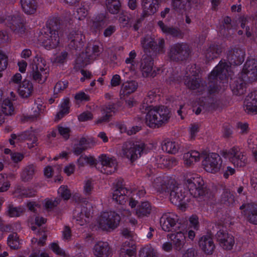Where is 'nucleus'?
<instances>
[{"mask_svg":"<svg viewBox=\"0 0 257 257\" xmlns=\"http://www.w3.org/2000/svg\"><path fill=\"white\" fill-rule=\"evenodd\" d=\"M156 96L155 91H149L143 104V108H148L145 117V122L151 128H158L161 126L166 123L171 117L170 110L164 106L149 107V104L154 100Z\"/></svg>","mask_w":257,"mask_h":257,"instance_id":"f257e3e1","label":"nucleus"},{"mask_svg":"<svg viewBox=\"0 0 257 257\" xmlns=\"http://www.w3.org/2000/svg\"><path fill=\"white\" fill-rule=\"evenodd\" d=\"M174 182V180L168 177H158L154 180L153 187L158 192H170L171 202L178 205L182 211H185L187 207L185 192H183L182 187L176 186Z\"/></svg>","mask_w":257,"mask_h":257,"instance_id":"f03ea898","label":"nucleus"},{"mask_svg":"<svg viewBox=\"0 0 257 257\" xmlns=\"http://www.w3.org/2000/svg\"><path fill=\"white\" fill-rule=\"evenodd\" d=\"M144 149V143L128 141L122 145L118 154L122 158L134 162L141 157Z\"/></svg>","mask_w":257,"mask_h":257,"instance_id":"7ed1b4c3","label":"nucleus"},{"mask_svg":"<svg viewBox=\"0 0 257 257\" xmlns=\"http://www.w3.org/2000/svg\"><path fill=\"white\" fill-rule=\"evenodd\" d=\"M48 72V66L45 60L43 58L36 56L32 64L31 76L35 81L42 83L47 79Z\"/></svg>","mask_w":257,"mask_h":257,"instance_id":"20e7f679","label":"nucleus"},{"mask_svg":"<svg viewBox=\"0 0 257 257\" xmlns=\"http://www.w3.org/2000/svg\"><path fill=\"white\" fill-rule=\"evenodd\" d=\"M42 45L48 50L56 48L59 44L58 31L54 29V25L49 23L44 29V34L39 37Z\"/></svg>","mask_w":257,"mask_h":257,"instance_id":"39448f33","label":"nucleus"},{"mask_svg":"<svg viewBox=\"0 0 257 257\" xmlns=\"http://www.w3.org/2000/svg\"><path fill=\"white\" fill-rule=\"evenodd\" d=\"M118 214L114 212H103L97 219V227L102 230H109L116 228L120 221Z\"/></svg>","mask_w":257,"mask_h":257,"instance_id":"423d86ee","label":"nucleus"},{"mask_svg":"<svg viewBox=\"0 0 257 257\" xmlns=\"http://www.w3.org/2000/svg\"><path fill=\"white\" fill-rule=\"evenodd\" d=\"M202 165L206 171L211 173H217L222 167L221 158L216 153L209 154L203 160Z\"/></svg>","mask_w":257,"mask_h":257,"instance_id":"0eeeda50","label":"nucleus"},{"mask_svg":"<svg viewBox=\"0 0 257 257\" xmlns=\"http://www.w3.org/2000/svg\"><path fill=\"white\" fill-rule=\"evenodd\" d=\"M226 158H228L230 162L237 167H242L246 165L247 162V158L239 149L236 147L231 148L225 154Z\"/></svg>","mask_w":257,"mask_h":257,"instance_id":"6e6552de","label":"nucleus"},{"mask_svg":"<svg viewBox=\"0 0 257 257\" xmlns=\"http://www.w3.org/2000/svg\"><path fill=\"white\" fill-rule=\"evenodd\" d=\"M101 48L97 45L93 47H89L86 53H82L76 59V63L81 66H85L89 64L91 60L98 56Z\"/></svg>","mask_w":257,"mask_h":257,"instance_id":"1a4fd4ad","label":"nucleus"},{"mask_svg":"<svg viewBox=\"0 0 257 257\" xmlns=\"http://www.w3.org/2000/svg\"><path fill=\"white\" fill-rule=\"evenodd\" d=\"M177 221L178 216L176 214L168 212L162 215L160 220V223L163 230L169 232L174 229Z\"/></svg>","mask_w":257,"mask_h":257,"instance_id":"9d476101","label":"nucleus"},{"mask_svg":"<svg viewBox=\"0 0 257 257\" xmlns=\"http://www.w3.org/2000/svg\"><path fill=\"white\" fill-rule=\"evenodd\" d=\"M203 180L198 175H193L192 176L186 177V185L190 193L196 196L201 190L203 185Z\"/></svg>","mask_w":257,"mask_h":257,"instance_id":"9b49d317","label":"nucleus"},{"mask_svg":"<svg viewBox=\"0 0 257 257\" xmlns=\"http://www.w3.org/2000/svg\"><path fill=\"white\" fill-rule=\"evenodd\" d=\"M99 158L102 166L101 172L110 174L116 170L117 162L115 159L108 157L105 155H101Z\"/></svg>","mask_w":257,"mask_h":257,"instance_id":"f8f14e48","label":"nucleus"},{"mask_svg":"<svg viewBox=\"0 0 257 257\" xmlns=\"http://www.w3.org/2000/svg\"><path fill=\"white\" fill-rule=\"evenodd\" d=\"M243 108L247 113H257V90H254L246 96Z\"/></svg>","mask_w":257,"mask_h":257,"instance_id":"ddd939ff","label":"nucleus"},{"mask_svg":"<svg viewBox=\"0 0 257 257\" xmlns=\"http://www.w3.org/2000/svg\"><path fill=\"white\" fill-rule=\"evenodd\" d=\"M216 236L220 245L224 249L229 250L232 248L234 240L232 235L220 230L217 232Z\"/></svg>","mask_w":257,"mask_h":257,"instance_id":"4468645a","label":"nucleus"},{"mask_svg":"<svg viewBox=\"0 0 257 257\" xmlns=\"http://www.w3.org/2000/svg\"><path fill=\"white\" fill-rule=\"evenodd\" d=\"M188 54V47L185 44H176L172 46L170 50L169 56L173 59H182Z\"/></svg>","mask_w":257,"mask_h":257,"instance_id":"2eb2a0df","label":"nucleus"},{"mask_svg":"<svg viewBox=\"0 0 257 257\" xmlns=\"http://www.w3.org/2000/svg\"><path fill=\"white\" fill-rule=\"evenodd\" d=\"M242 73L246 75L249 79L255 80L257 78V59H248L244 65Z\"/></svg>","mask_w":257,"mask_h":257,"instance_id":"dca6fc26","label":"nucleus"},{"mask_svg":"<svg viewBox=\"0 0 257 257\" xmlns=\"http://www.w3.org/2000/svg\"><path fill=\"white\" fill-rule=\"evenodd\" d=\"M93 253L95 257H108L111 251L107 242L99 241L94 246Z\"/></svg>","mask_w":257,"mask_h":257,"instance_id":"f3484780","label":"nucleus"},{"mask_svg":"<svg viewBox=\"0 0 257 257\" xmlns=\"http://www.w3.org/2000/svg\"><path fill=\"white\" fill-rule=\"evenodd\" d=\"M229 67L227 63H220L217 65L213 70L211 72V76L213 77L219 78L220 80L223 81L222 83L226 82L225 80H223L224 78H227V74H229Z\"/></svg>","mask_w":257,"mask_h":257,"instance_id":"a211bd4d","label":"nucleus"},{"mask_svg":"<svg viewBox=\"0 0 257 257\" xmlns=\"http://www.w3.org/2000/svg\"><path fill=\"white\" fill-rule=\"evenodd\" d=\"M161 0H142V7L146 15L151 16L158 11Z\"/></svg>","mask_w":257,"mask_h":257,"instance_id":"6ab92c4d","label":"nucleus"},{"mask_svg":"<svg viewBox=\"0 0 257 257\" xmlns=\"http://www.w3.org/2000/svg\"><path fill=\"white\" fill-rule=\"evenodd\" d=\"M199 246L202 251L207 254H211L215 248L212 239L208 235H204L200 238Z\"/></svg>","mask_w":257,"mask_h":257,"instance_id":"aec40b11","label":"nucleus"},{"mask_svg":"<svg viewBox=\"0 0 257 257\" xmlns=\"http://www.w3.org/2000/svg\"><path fill=\"white\" fill-rule=\"evenodd\" d=\"M244 51L243 49L235 48L229 51L228 59L231 64L238 65L243 61Z\"/></svg>","mask_w":257,"mask_h":257,"instance_id":"412c9836","label":"nucleus"},{"mask_svg":"<svg viewBox=\"0 0 257 257\" xmlns=\"http://www.w3.org/2000/svg\"><path fill=\"white\" fill-rule=\"evenodd\" d=\"M153 62L150 58H144L141 62V69L144 77H154L156 75L153 70Z\"/></svg>","mask_w":257,"mask_h":257,"instance_id":"4be33fe9","label":"nucleus"},{"mask_svg":"<svg viewBox=\"0 0 257 257\" xmlns=\"http://www.w3.org/2000/svg\"><path fill=\"white\" fill-rule=\"evenodd\" d=\"M168 237L172 241L174 248L180 250L186 243V236L181 231L168 235Z\"/></svg>","mask_w":257,"mask_h":257,"instance_id":"5701e85b","label":"nucleus"},{"mask_svg":"<svg viewBox=\"0 0 257 257\" xmlns=\"http://www.w3.org/2000/svg\"><path fill=\"white\" fill-rule=\"evenodd\" d=\"M130 192L125 188L119 187L114 190L112 193V199L117 203L124 204L128 199L127 195Z\"/></svg>","mask_w":257,"mask_h":257,"instance_id":"b1692460","label":"nucleus"},{"mask_svg":"<svg viewBox=\"0 0 257 257\" xmlns=\"http://www.w3.org/2000/svg\"><path fill=\"white\" fill-rule=\"evenodd\" d=\"M136 246L132 241H125L120 250V257H136Z\"/></svg>","mask_w":257,"mask_h":257,"instance_id":"393cba45","label":"nucleus"},{"mask_svg":"<svg viewBox=\"0 0 257 257\" xmlns=\"http://www.w3.org/2000/svg\"><path fill=\"white\" fill-rule=\"evenodd\" d=\"M240 209H245L244 212L248 221L252 224H257V206L247 204L241 206Z\"/></svg>","mask_w":257,"mask_h":257,"instance_id":"a878e982","label":"nucleus"},{"mask_svg":"<svg viewBox=\"0 0 257 257\" xmlns=\"http://www.w3.org/2000/svg\"><path fill=\"white\" fill-rule=\"evenodd\" d=\"M200 154L196 151H191L185 153L183 155L184 164L187 167L193 165L200 160Z\"/></svg>","mask_w":257,"mask_h":257,"instance_id":"bb28decb","label":"nucleus"},{"mask_svg":"<svg viewBox=\"0 0 257 257\" xmlns=\"http://www.w3.org/2000/svg\"><path fill=\"white\" fill-rule=\"evenodd\" d=\"M18 93L23 97L30 96L33 91L32 83L28 80H24L18 87Z\"/></svg>","mask_w":257,"mask_h":257,"instance_id":"cd10ccee","label":"nucleus"},{"mask_svg":"<svg viewBox=\"0 0 257 257\" xmlns=\"http://www.w3.org/2000/svg\"><path fill=\"white\" fill-rule=\"evenodd\" d=\"M172 6L181 15H187L185 12L190 9V2L187 0H172Z\"/></svg>","mask_w":257,"mask_h":257,"instance_id":"c85d7f7f","label":"nucleus"},{"mask_svg":"<svg viewBox=\"0 0 257 257\" xmlns=\"http://www.w3.org/2000/svg\"><path fill=\"white\" fill-rule=\"evenodd\" d=\"M152 211V206L148 202H143L139 204L136 210V214L139 218L148 216Z\"/></svg>","mask_w":257,"mask_h":257,"instance_id":"c756f323","label":"nucleus"},{"mask_svg":"<svg viewBox=\"0 0 257 257\" xmlns=\"http://www.w3.org/2000/svg\"><path fill=\"white\" fill-rule=\"evenodd\" d=\"M158 167L159 168H170L177 164V160L173 158L158 157L156 159Z\"/></svg>","mask_w":257,"mask_h":257,"instance_id":"7c9ffc66","label":"nucleus"},{"mask_svg":"<svg viewBox=\"0 0 257 257\" xmlns=\"http://www.w3.org/2000/svg\"><path fill=\"white\" fill-rule=\"evenodd\" d=\"M69 108H70V101L68 98H64L60 105H59V110L57 112V114L55 116V119L57 120H60L62 118L64 115H66L69 112Z\"/></svg>","mask_w":257,"mask_h":257,"instance_id":"2f4dec72","label":"nucleus"},{"mask_svg":"<svg viewBox=\"0 0 257 257\" xmlns=\"http://www.w3.org/2000/svg\"><path fill=\"white\" fill-rule=\"evenodd\" d=\"M21 6L27 15H33L36 10L35 0H21Z\"/></svg>","mask_w":257,"mask_h":257,"instance_id":"473e14b6","label":"nucleus"},{"mask_svg":"<svg viewBox=\"0 0 257 257\" xmlns=\"http://www.w3.org/2000/svg\"><path fill=\"white\" fill-rule=\"evenodd\" d=\"M231 88L234 95L239 96L243 94L245 91L244 80L238 78L231 84Z\"/></svg>","mask_w":257,"mask_h":257,"instance_id":"72a5a7b5","label":"nucleus"},{"mask_svg":"<svg viewBox=\"0 0 257 257\" xmlns=\"http://www.w3.org/2000/svg\"><path fill=\"white\" fill-rule=\"evenodd\" d=\"M162 150L168 153L175 154L179 150V145L175 142L166 140L162 145Z\"/></svg>","mask_w":257,"mask_h":257,"instance_id":"f704fd0d","label":"nucleus"},{"mask_svg":"<svg viewBox=\"0 0 257 257\" xmlns=\"http://www.w3.org/2000/svg\"><path fill=\"white\" fill-rule=\"evenodd\" d=\"M13 22L10 26L11 28L14 31L15 34L19 37H22L25 33V28L22 23H20L17 19L18 17H14Z\"/></svg>","mask_w":257,"mask_h":257,"instance_id":"c9c22d12","label":"nucleus"},{"mask_svg":"<svg viewBox=\"0 0 257 257\" xmlns=\"http://www.w3.org/2000/svg\"><path fill=\"white\" fill-rule=\"evenodd\" d=\"M96 159L91 155H82L77 160V166L79 168L83 167L85 165L90 166L96 164Z\"/></svg>","mask_w":257,"mask_h":257,"instance_id":"e433bc0d","label":"nucleus"},{"mask_svg":"<svg viewBox=\"0 0 257 257\" xmlns=\"http://www.w3.org/2000/svg\"><path fill=\"white\" fill-rule=\"evenodd\" d=\"M44 109V106L42 103V101L40 100H37L31 108V116L33 118H36L43 113Z\"/></svg>","mask_w":257,"mask_h":257,"instance_id":"4c0bfd02","label":"nucleus"},{"mask_svg":"<svg viewBox=\"0 0 257 257\" xmlns=\"http://www.w3.org/2000/svg\"><path fill=\"white\" fill-rule=\"evenodd\" d=\"M106 5L107 10L113 15L117 14L120 8V3L119 0H106Z\"/></svg>","mask_w":257,"mask_h":257,"instance_id":"58836bf2","label":"nucleus"},{"mask_svg":"<svg viewBox=\"0 0 257 257\" xmlns=\"http://www.w3.org/2000/svg\"><path fill=\"white\" fill-rule=\"evenodd\" d=\"M102 113L104 114H105V115L100 118L97 119L96 121L97 123L105 122L108 120L109 117L111 115V113L114 112V105L109 104L107 106H104L102 108Z\"/></svg>","mask_w":257,"mask_h":257,"instance_id":"ea45409f","label":"nucleus"},{"mask_svg":"<svg viewBox=\"0 0 257 257\" xmlns=\"http://www.w3.org/2000/svg\"><path fill=\"white\" fill-rule=\"evenodd\" d=\"M137 83L134 81L124 82L121 86V91L124 94L134 92L137 88Z\"/></svg>","mask_w":257,"mask_h":257,"instance_id":"a19ab883","label":"nucleus"},{"mask_svg":"<svg viewBox=\"0 0 257 257\" xmlns=\"http://www.w3.org/2000/svg\"><path fill=\"white\" fill-rule=\"evenodd\" d=\"M136 56V53L133 50L130 52L128 57L125 59V62L127 65V67L131 71H135L137 68V64L135 61Z\"/></svg>","mask_w":257,"mask_h":257,"instance_id":"79ce46f5","label":"nucleus"},{"mask_svg":"<svg viewBox=\"0 0 257 257\" xmlns=\"http://www.w3.org/2000/svg\"><path fill=\"white\" fill-rule=\"evenodd\" d=\"M123 217V220L126 223H128L133 227H136L138 224V221L137 219L132 217V213L130 211L125 210L122 213Z\"/></svg>","mask_w":257,"mask_h":257,"instance_id":"37998d69","label":"nucleus"},{"mask_svg":"<svg viewBox=\"0 0 257 257\" xmlns=\"http://www.w3.org/2000/svg\"><path fill=\"white\" fill-rule=\"evenodd\" d=\"M8 243L10 247L13 249H17L20 247V241L17 234L13 233L8 238Z\"/></svg>","mask_w":257,"mask_h":257,"instance_id":"c03bdc74","label":"nucleus"},{"mask_svg":"<svg viewBox=\"0 0 257 257\" xmlns=\"http://www.w3.org/2000/svg\"><path fill=\"white\" fill-rule=\"evenodd\" d=\"M248 144L252 149L254 159L257 161V136H250L248 140Z\"/></svg>","mask_w":257,"mask_h":257,"instance_id":"a18cd8bd","label":"nucleus"},{"mask_svg":"<svg viewBox=\"0 0 257 257\" xmlns=\"http://www.w3.org/2000/svg\"><path fill=\"white\" fill-rule=\"evenodd\" d=\"M158 25L161 28L162 31H163L164 33H167L168 34H170L173 36H178L180 35V32L178 30L176 29L166 27L163 24L162 21H159L158 22Z\"/></svg>","mask_w":257,"mask_h":257,"instance_id":"49530a36","label":"nucleus"},{"mask_svg":"<svg viewBox=\"0 0 257 257\" xmlns=\"http://www.w3.org/2000/svg\"><path fill=\"white\" fill-rule=\"evenodd\" d=\"M24 212L23 208L21 207H15L9 206L7 211V213L10 217H18Z\"/></svg>","mask_w":257,"mask_h":257,"instance_id":"de8ad7c7","label":"nucleus"},{"mask_svg":"<svg viewBox=\"0 0 257 257\" xmlns=\"http://www.w3.org/2000/svg\"><path fill=\"white\" fill-rule=\"evenodd\" d=\"M119 127L121 133L126 132L128 135L136 134L141 130V126L138 125L127 128L125 125L121 124Z\"/></svg>","mask_w":257,"mask_h":257,"instance_id":"09e8293b","label":"nucleus"},{"mask_svg":"<svg viewBox=\"0 0 257 257\" xmlns=\"http://www.w3.org/2000/svg\"><path fill=\"white\" fill-rule=\"evenodd\" d=\"M83 38H84L83 35L78 32H73L69 36V39L71 42H73L74 44L76 43H80L82 41Z\"/></svg>","mask_w":257,"mask_h":257,"instance_id":"8fccbe9b","label":"nucleus"},{"mask_svg":"<svg viewBox=\"0 0 257 257\" xmlns=\"http://www.w3.org/2000/svg\"><path fill=\"white\" fill-rule=\"evenodd\" d=\"M34 169L33 166L25 168L22 172V177L23 180L27 181L31 179L34 174Z\"/></svg>","mask_w":257,"mask_h":257,"instance_id":"3c124183","label":"nucleus"},{"mask_svg":"<svg viewBox=\"0 0 257 257\" xmlns=\"http://www.w3.org/2000/svg\"><path fill=\"white\" fill-rule=\"evenodd\" d=\"M7 57L5 53L0 50V78L2 77V72L5 70L7 65Z\"/></svg>","mask_w":257,"mask_h":257,"instance_id":"603ef678","label":"nucleus"},{"mask_svg":"<svg viewBox=\"0 0 257 257\" xmlns=\"http://www.w3.org/2000/svg\"><path fill=\"white\" fill-rule=\"evenodd\" d=\"M49 247L51 250L56 254L63 257H68L65 252L63 251L59 245L55 242L52 243L49 245Z\"/></svg>","mask_w":257,"mask_h":257,"instance_id":"864d4df0","label":"nucleus"},{"mask_svg":"<svg viewBox=\"0 0 257 257\" xmlns=\"http://www.w3.org/2000/svg\"><path fill=\"white\" fill-rule=\"evenodd\" d=\"M89 213H86L85 210H82L80 213V216L76 217V221L80 225H84L87 221Z\"/></svg>","mask_w":257,"mask_h":257,"instance_id":"5fc2aeb1","label":"nucleus"},{"mask_svg":"<svg viewBox=\"0 0 257 257\" xmlns=\"http://www.w3.org/2000/svg\"><path fill=\"white\" fill-rule=\"evenodd\" d=\"M154 43L153 38L149 36H146L141 41L142 46L145 49L152 47L154 46Z\"/></svg>","mask_w":257,"mask_h":257,"instance_id":"6e6d98bb","label":"nucleus"},{"mask_svg":"<svg viewBox=\"0 0 257 257\" xmlns=\"http://www.w3.org/2000/svg\"><path fill=\"white\" fill-rule=\"evenodd\" d=\"M1 185L2 186L0 187V192L6 191L10 187V182L2 174H0V185Z\"/></svg>","mask_w":257,"mask_h":257,"instance_id":"4d7b16f0","label":"nucleus"},{"mask_svg":"<svg viewBox=\"0 0 257 257\" xmlns=\"http://www.w3.org/2000/svg\"><path fill=\"white\" fill-rule=\"evenodd\" d=\"M68 86V82L67 81H60L58 82L54 88V92L59 93L64 90Z\"/></svg>","mask_w":257,"mask_h":257,"instance_id":"13d9d810","label":"nucleus"},{"mask_svg":"<svg viewBox=\"0 0 257 257\" xmlns=\"http://www.w3.org/2000/svg\"><path fill=\"white\" fill-rule=\"evenodd\" d=\"M189 227L195 230L199 229V224L198 217L195 215H192L189 218Z\"/></svg>","mask_w":257,"mask_h":257,"instance_id":"bf43d9fd","label":"nucleus"},{"mask_svg":"<svg viewBox=\"0 0 257 257\" xmlns=\"http://www.w3.org/2000/svg\"><path fill=\"white\" fill-rule=\"evenodd\" d=\"M58 193L65 200L68 199L70 196V193L66 186H61L58 190Z\"/></svg>","mask_w":257,"mask_h":257,"instance_id":"052dcab7","label":"nucleus"},{"mask_svg":"<svg viewBox=\"0 0 257 257\" xmlns=\"http://www.w3.org/2000/svg\"><path fill=\"white\" fill-rule=\"evenodd\" d=\"M58 204L59 202L57 200H52L49 199H45L43 203L44 208L46 209H52Z\"/></svg>","mask_w":257,"mask_h":257,"instance_id":"680f3d73","label":"nucleus"},{"mask_svg":"<svg viewBox=\"0 0 257 257\" xmlns=\"http://www.w3.org/2000/svg\"><path fill=\"white\" fill-rule=\"evenodd\" d=\"M58 132L60 135L65 140H67L70 136V128L66 126H59Z\"/></svg>","mask_w":257,"mask_h":257,"instance_id":"e2e57ef3","label":"nucleus"},{"mask_svg":"<svg viewBox=\"0 0 257 257\" xmlns=\"http://www.w3.org/2000/svg\"><path fill=\"white\" fill-rule=\"evenodd\" d=\"M140 257H156L154 249L148 248L144 249L140 253Z\"/></svg>","mask_w":257,"mask_h":257,"instance_id":"0e129e2a","label":"nucleus"},{"mask_svg":"<svg viewBox=\"0 0 257 257\" xmlns=\"http://www.w3.org/2000/svg\"><path fill=\"white\" fill-rule=\"evenodd\" d=\"M67 55L68 54L66 52L63 51L57 55L55 58L54 61L57 63H63L66 61Z\"/></svg>","mask_w":257,"mask_h":257,"instance_id":"69168bd1","label":"nucleus"},{"mask_svg":"<svg viewBox=\"0 0 257 257\" xmlns=\"http://www.w3.org/2000/svg\"><path fill=\"white\" fill-rule=\"evenodd\" d=\"M93 188V184L90 180H87L85 181L83 186V192L85 194H90Z\"/></svg>","mask_w":257,"mask_h":257,"instance_id":"338daca9","label":"nucleus"},{"mask_svg":"<svg viewBox=\"0 0 257 257\" xmlns=\"http://www.w3.org/2000/svg\"><path fill=\"white\" fill-rule=\"evenodd\" d=\"M75 99L77 102H81L83 101H87L89 99V96L83 92H79L75 95Z\"/></svg>","mask_w":257,"mask_h":257,"instance_id":"774afa93","label":"nucleus"}]
</instances>
